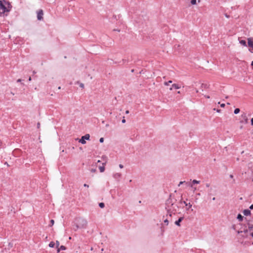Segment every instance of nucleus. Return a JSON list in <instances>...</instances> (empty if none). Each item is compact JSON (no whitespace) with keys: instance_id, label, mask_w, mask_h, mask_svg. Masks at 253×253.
I'll return each instance as SVG.
<instances>
[{"instance_id":"6","label":"nucleus","mask_w":253,"mask_h":253,"mask_svg":"<svg viewBox=\"0 0 253 253\" xmlns=\"http://www.w3.org/2000/svg\"><path fill=\"white\" fill-rule=\"evenodd\" d=\"M2 1H3L5 5H6V8L8 10L7 12L10 11L12 8V5H11L10 3L6 0H2Z\"/></svg>"},{"instance_id":"29","label":"nucleus","mask_w":253,"mask_h":253,"mask_svg":"<svg viewBox=\"0 0 253 253\" xmlns=\"http://www.w3.org/2000/svg\"><path fill=\"white\" fill-rule=\"evenodd\" d=\"M192 206V204H191L190 203H189L188 204V206H188V208L187 209V210H188L190 208H191Z\"/></svg>"},{"instance_id":"20","label":"nucleus","mask_w":253,"mask_h":253,"mask_svg":"<svg viewBox=\"0 0 253 253\" xmlns=\"http://www.w3.org/2000/svg\"><path fill=\"white\" fill-rule=\"evenodd\" d=\"M54 223V220L53 219H51L50 221V224H49V226L51 227L53 225Z\"/></svg>"},{"instance_id":"32","label":"nucleus","mask_w":253,"mask_h":253,"mask_svg":"<svg viewBox=\"0 0 253 253\" xmlns=\"http://www.w3.org/2000/svg\"><path fill=\"white\" fill-rule=\"evenodd\" d=\"M96 169H92L91 170H90V171L91 172H95L96 171Z\"/></svg>"},{"instance_id":"33","label":"nucleus","mask_w":253,"mask_h":253,"mask_svg":"<svg viewBox=\"0 0 253 253\" xmlns=\"http://www.w3.org/2000/svg\"><path fill=\"white\" fill-rule=\"evenodd\" d=\"M122 123H126V120L125 119V117H123V119L122 121Z\"/></svg>"},{"instance_id":"47","label":"nucleus","mask_w":253,"mask_h":253,"mask_svg":"<svg viewBox=\"0 0 253 253\" xmlns=\"http://www.w3.org/2000/svg\"><path fill=\"white\" fill-rule=\"evenodd\" d=\"M128 113H129V111H128V110H126V114H128Z\"/></svg>"},{"instance_id":"43","label":"nucleus","mask_w":253,"mask_h":253,"mask_svg":"<svg viewBox=\"0 0 253 253\" xmlns=\"http://www.w3.org/2000/svg\"><path fill=\"white\" fill-rule=\"evenodd\" d=\"M84 186L86 187H88V185L86 184H84Z\"/></svg>"},{"instance_id":"11","label":"nucleus","mask_w":253,"mask_h":253,"mask_svg":"<svg viewBox=\"0 0 253 253\" xmlns=\"http://www.w3.org/2000/svg\"><path fill=\"white\" fill-rule=\"evenodd\" d=\"M121 175L122 174L120 173H116L113 175V177L116 179H119Z\"/></svg>"},{"instance_id":"52","label":"nucleus","mask_w":253,"mask_h":253,"mask_svg":"<svg viewBox=\"0 0 253 253\" xmlns=\"http://www.w3.org/2000/svg\"><path fill=\"white\" fill-rule=\"evenodd\" d=\"M114 31H118V32H120V30H116V29H114Z\"/></svg>"},{"instance_id":"30","label":"nucleus","mask_w":253,"mask_h":253,"mask_svg":"<svg viewBox=\"0 0 253 253\" xmlns=\"http://www.w3.org/2000/svg\"><path fill=\"white\" fill-rule=\"evenodd\" d=\"M99 142L100 143H103L104 142V138L103 137H101L99 139Z\"/></svg>"},{"instance_id":"45","label":"nucleus","mask_w":253,"mask_h":253,"mask_svg":"<svg viewBox=\"0 0 253 253\" xmlns=\"http://www.w3.org/2000/svg\"><path fill=\"white\" fill-rule=\"evenodd\" d=\"M248 230L247 229H246V230H244V233H247V232H248Z\"/></svg>"},{"instance_id":"21","label":"nucleus","mask_w":253,"mask_h":253,"mask_svg":"<svg viewBox=\"0 0 253 253\" xmlns=\"http://www.w3.org/2000/svg\"><path fill=\"white\" fill-rule=\"evenodd\" d=\"M76 84H79L81 87L84 88V84L80 83L79 81L77 82Z\"/></svg>"},{"instance_id":"39","label":"nucleus","mask_w":253,"mask_h":253,"mask_svg":"<svg viewBox=\"0 0 253 253\" xmlns=\"http://www.w3.org/2000/svg\"><path fill=\"white\" fill-rule=\"evenodd\" d=\"M185 181H180L178 185L179 186L180 185L182 184Z\"/></svg>"},{"instance_id":"14","label":"nucleus","mask_w":253,"mask_h":253,"mask_svg":"<svg viewBox=\"0 0 253 253\" xmlns=\"http://www.w3.org/2000/svg\"><path fill=\"white\" fill-rule=\"evenodd\" d=\"M180 87L178 84H174L172 85V87L170 88V90H172V88H174L175 89H179Z\"/></svg>"},{"instance_id":"63","label":"nucleus","mask_w":253,"mask_h":253,"mask_svg":"<svg viewBox=\"0 0 253 253\" xmlns=\"http://www.w3.org/2000/svg\"><path fill=\"white\" fill-rule=\"evenodd\" d=\"M104 251V249H101V251L102 252V251Z\"/></svg>"},{"instance_id":"28","label":"nucleus","mask_w":253,"mask_h":253,"mask_svg":"<svg viewBox=\"0 0 253 253\" xmlns=\"http://www.w3.org/2000/svg\"><path fill=\"white\" fill-rule=\"evenodd\" d=\"M172 83L171 81H169L168 82H165L164 84L165 85H168L170 83Z\"/></svg>"},{"instance_id":"42","label":"nucleus","mask_w":253,"mask_h":253,"mask_svg":"<svg viewBox=\"0 0 253 253\" xmlns=\"http://www.w3.org/2000/svg\"><path fill=\"white\" fill-rule=\"evenodd\" d=\"M22 81V80L21 79H18L17 81V82H21Z\"/></svg>"},{"instance_id":"8","label":"nucleus","mask_w":253,"mask_h":253,"mask_svg":"<svg viewBox=\"0 0 253 253\" xmlns=\"http://www.w3.org/2000/svg\"><path fill=\"white\" fill-rule=\"evenodd\" d=\"M178 199V204L180 205L181 204H184L185 206H188V203H187L185 201H184L182 200V196H181L180 197V199H179L178 198H177Z\"/></svg>"},{"instance_id":"16","label":"nucleus","mask_w":253,"mask_h":253,"mask_svg":"<svg viewBox=\"0 0 253 253\" xmlns=\"http://www.w3.org/2000/svg\"><path fill=\"white\" fill-rule=\"evenodd\" d=\"M240 42V43L242 45H244V46H247V43H246V41H245V40H241V41H240V42Z\"/></svg>"},{"instance_id":"1","label":"nucleus","mask_w":253,"mask_h":253,"mask_svg":"<svg viewBox=\"0 0 253 253\" xmlns=\"http://www.w3.org/2000/svg\"><path fill=\"white\" fill-rule=\"evenodd\" d=\"M178 199L174 196V195L170 194L169 198L166 202V209L169 216H171L172 213L175 214L177 212L180 205L178 204Z\"/></svg>"},{"instance_id":"19","label":"nucleus","mask_w":253,"mask_h":253,"mask_svg":"<svg viewBox=\"0 0 253 253\" xmlns=\"http://www.w3.org/2000/svg\"><path fill=\"white\" fill-rule=\"evenodd\" d=\"M55 246V243L53 242H51L49 244V247L50 248H53Z\"/></svg>"},{"instance_id":"36","label":"nucleus","mask_w":253,"mask_h":253,"mask_svg":"<svg viewBox=\"0 0 253 253\" xmlns=\"http://www.w3.org/2000/svg\"><path fill=\"white\" fill-rule=\"evenodd\" d=\"M220 106H221V107H224V106H225V104H224V103L220 104Z\"/></svg>"},{"instance_id":"38","label":"nucleus","mask_w":253,"mask_h":253,"mask_svg":"<svg viewBox=\"0 0 253 253\" xmlns=\"http://www.w3.org/2000/svg\"><path fill=\"white\" fill-rule=\"evenodd\" d=\"M40 123H38L37 124V127L38 128H40Z\"/></svg>"},{"instance_id":"13","label":"nucleus","mask_w":253,"mask_h":253,"mask_svg":"<svg viewBox=\"0 0 253 253\" xmlns=\"http://www.w3.org/2000/svg\"><path fill=\"white\" fill-rule=\"evenodd\" d=\"M66 249V248L64 246H60L57 250V253H59L60 250L64 251Z\"/></svg>"},{"instance_id":"61","label":"nucleus","mask_w":253,"mask_h":253,"mask_svg":"<svg viewBox=\"0 0 253 253\" xmlns=\"http://www.w3.org/2000/svg\"><path fill=\"white\" fill-rule=\"evenodd\" d=\"M61 88V87L60 86H59L58 87V89H60Z\"/></svg>"},{"instance_id":"22","label":"nucleus","mask_w":253,"mask_h":253,"mask_svg":"<svg viewBox=\"0 0 253 253\" xmlns=\"http://www.w3.org/2000/svg\"><path fill=\"white\" fill-rule=\"evenodd\" d=\"M248 224L249 229L250 230H252L253 229V224H252L250 223H248Z\"/></svg>"},{"instance_id":"26","label":"nucleus","mask_w":253,"mask_h":253,"mask_svg":"<svg viewBox=\"0 0 253 253\" xmlns=\"http://www.w3.org/2000/svg\"><path fill=\"white\" fill-rule=\"evenodd\" d=\"M192 183L193 184H199L200 183V181L194 179L193 180Z\"/></svg>"},{"instance_id":"49","label":"nucleus","mask_w":253,"mask_h":253,"mask_svg":"<svg viewBox=\"0 0 253 253\" xmlns=\"http://www.w3.org/2000/svg\"><path fill=\"white\" fill-rule=\"evenodd\" d=\"M230 177L232 178L233 177V175L232 174H230Z\"/></svg>"},{"instance_id":"59","label":"nucleus","mask_w":253,"mask_h":253,"mask_svg":"<svg viewBox=\"0 0 253 253\" xmlns=\"http://www.w3.org/2000/svg\"><path fill=\"white\" fill-rule=\"evenodd\" d=\"M131 71V72H134V70L132 69Z\"/></svg>"},{"instance_id":"48","label":"nucleus","mask_w":253,"mask_h":253,"mask_svg":"<svg viewBox=\"0 0 253 253\" xmlns=\"http://www.w3.org/2000/svg\"><path fill=\"white\" fill-rule=\"evenodd\" d=\"M126 59H123V62L124 63H125L126 62Z\"/></svg>"},{"instance_id":"64","label":"nucleus","mask_w":253,"mask_h":253,"mask_svg":"<svg viewBox=\"0 0 253 253\" xmlns=\"http://www.w3.org/2000/svg\"><path fill=\"white\" fill-rule=\"evenodd\" d=\"M241 232H242V231H241L240 232H239V231L238 232L239 233H241Z\"/></svg>"},{"instance_id":"18","label":"nucleus","mask_w":253,"mask_h":253,"mask_svg":"<svg viewBox=\"0 0 253 253\" xmlns=\"http://www.w3.org/2000/svg\"><path fill=\"white\" fill-rule=\"evenodd\" d=\"M240 110L239 108H236L234 110V113L235 114H237L240 112Z\"/></svg>"},{"instance_id":"24","label":"nucleus","mask_w":253,"mask_h":253,"mask_svg":"<svg viewBox=\"0 0 253 253\" xmlns=\"http://www.w3.org/2000/svg\"><path fill=\"white\" fill-rule=\"evenodd\" d=\"M99 206L101 208H103L105 207V205H104V204L103 203H100L99 204Z\"/></svg>"},{"instance_id":"9","label":"nucleus","mask_w":253,"mask_h":253,"mask_svg":"<svg viewBox=\"0 0 253 253\" xmlns=\"http://www.w3.org/2000/svg\"><path fill=\"white\" fill-rule=\"evenodd\" d=\"M184 217H180L178 218V219L175 222V225H176L178 226H180V222L183 220Z\"/></svg>"},{"instance_id":"41","label":"nucleus","mask_w":253,"mask_h":253,"mask_svg":"<svg viewBox=\"0 0 253 253\" xmlns=\"http://www.w3.org/2000/svg\"><path fill=\"white\" fill-rule=\"evenodd\" d=\"M216 112L218 113H219L221 112V110H220V109H216Z\"/></svg>"},{"instance_id":"56","label":"nucleus","mask_w":253,"mask_h":253,"mask_svg":"<svg viewBox=\"0 0 253 253\" xmlns=\"http://www.w3.org/2000/svg\"><path fill=\"white\" fill-rule=\"evenodd\" d=\"M33 74H36V71H34L33 72Z\"/></svg>"},{"instance_id":"17","label":"nucleus","mask_w":253,"mask_h":253,"mask_svg":"<svg viewBox=\"0 0 253 253\" xmlns=\"http://www.w3.org/2000/svg\"><path fill=\"white\" fill-rule=\"evenodd\" d=\"M99 169L101 172H103L105 170V167L104 166L99 167Z\"/></svg>"},{"instance_id":"51","label":"nucleus","mask_w":253,"mask_h":253,"mask_svg":"<svg viewBox=\"0 0 253 253\" xmlns=\"http://www.w3.org/2000/svg\"><path fill=\"white\" fill-rule=\"evenodd\" d=\"M251 235L252 238H253V232L251 234Z\"/></svg>"},{"instance_id":"40","label":"nucleus","mask_w":253,"mask_h":253,"mask_svg":"<svg viewBox=\"0 0 253 253\" xmlns=\"http://www.w3.org/2000/svg\"><path fill=\"white\" fill-rule=\"evenodd\" d=\"M206 186L207 187H209L210 186V184L209 183H206Z\"/></svg>"},{"instance_id":"3","label":"nucleus","mask_w":253,"mask_h":253,"mask_svg":"<svg viewBox=\"0 0 253 253\" xmlns=\"http://www.w3.org/2000/svg\"><path fill=\"white\" fill-rule=\"evenodd\" d=\"M90 138V135L89 134H86L85 135L83 136L79 140V142L83 144H84L86 143L85 140H89Z\"/></svg>"},{"instance_id":"31","label":"nucleus","mask_w":253,"mask_h":253,"mask_svg":"<svg viewBox=\"0 0 253 253\" xmlns=\"http://www.w3.org/2000/svg\"><path fill=\"white\" fill-rule=\"evenodd\" d=\"M164 222L165 223H166L167 225H168V224H169V221L167 219H166L164 220Z\"/></svg>"},{"instance_id":"50","label":"nucleus","mask_w":253,"mask_h":253,"mask_svg":"<svg viewBox=\"0 0 253 253\" xmlns=\"http://www.w3.org/2000/svg\"><path fill=\"white\" fill-rule=\"evenodd\" d=\"M31 80H32V79H31V77H29V79H28L29 81H31Z\"/></svg>"},{"instance_id":"10","label":"nucleus","mask_w":253,"mask_h":253,"mask_svg":"<svg viewBox=\"0 0 253 253\" xmlns=\"http://www.w3.org/2000/svg\"><path fill=\"white\" fill-rule=\"evenodd\" d=\"M243 213L245 216H248L251 214V212L250 210L246 209V210H244Z\"/></svg>"},{"instance_id":"46","label":"nucleus","mask_w":253,"mask_h":253,"mask_svg":"<svg viewBox=\"0 0 253 253\" xmlns=\"http://www.w3.org/2000/svg\"><path fill=\"white\" fill-rule=\"evenodd\" d=\"M205 97L207 98H210V96L209 95H205Z\"/></svg>"},{"instance_id":"54","label":"nucleus","mask_w":253,"mask_h":253,"mask_svg":"<svg viewBox=\"0 0 253 253\" xmlns=\"http://www.w3.org/2000/svg\"><path fill=\"white\" fill-rule=\"evenodd\" d=\"M215 200V197H213V198H212V200H213V201H214Z\"/></svg>"},{"instance_id":"58","label":"nucleus","mask_w":253,"mask_h":253,"mask_svg":"<svg viewBox=\"0 0 253 253\" xmlns=\"http://www.w3.org/2000/svg\"><path fill=\"white\" fill-rule=\"evenodd\" d=\"M196 92L197 93H198V92H199L198 90L196 89Z\"/></svg>"},{"instance_id":"23","label":"nucleus","mask_w":253,"mask_h":253,"mask_svg":"<svg viewBox=\"0 0 253 253\" xmlns=\"http://www.w3.org/2000/svg\"><path fill=\"white\" fill-rule=\"evenodd\" d=\"M208 87V85L207 84H201V88H206Z\"/></svg>"},{"instance_id":"12","label":"nucleus","mask_w":253,"mask_h":253,"mask_svg":"<svg viewBox=\"0 0 253 253\" xmlns=\"http://www.w3.org/2000/svg\"><path fill=\"white\" fill-rule=\"evenodd\" d=\"M242 118L244 119L246 123H248V117L246 113H244L242 115Z\"/></svg>"},{"instance_id":"53","label":"nucleus","mask_w":253,"mask_h":253,"mask_svg":"<svg viewBox=\"0 0 253 253\" xmlns=\"http://www.w3.org/2000/svg\"><path fill=\"white\" fill-rule=\"evenodd\" d=\"M1 144H2V142H1V141L0 140V146H1Z\"/></svg>"},{"instance_id":"37","label":"nucleus","mask_w":253,"mask_h":253,"mask_svg":"<svg viewBox=\"0 0 253 253\" xmlns=\"http://www.w3.org/2000/svg\"><path fill=\"white\" fill-rule=\"evenodd\" d=\"M251 122V125L253 126V118H252Z\"/></svg>"},{"instance_id":"34","label":"nucleus","mask_w":253,"mask_h":253,"mask_svg":"<svg viewBox=\"0 0 253 253\" xmlns=\"http://www.w3.org/2000/svg\"><path fill=\"white\" fill-rule=\"evenodd\" d=\"M250 210H253V205H252L250 206Z\"/></svg>"},{"instance_id":"2","label":"nucleus","mask_w":253,"mask_h":253,"mask_svg":"<svg viewBox=\"0 0 253 253\" xmlns=\"http://www.w3.org/2000/svg\"><path fill=\"white\" fill-rule=\"evenodd\" d=\"M77 222L74 227L75 231L77 230L79 228H84L86 227L87 225V221L86 220L83 218L79 217L76 219Z\"/></svg>"},{"instance_id":"55","label":"nucleus","mask_w":253,"mask_h":253,"mask_svg":"<svg viewBox=\"0 0 253 253\" xmlns=\"http://www.w3.org/2000/svg\"><path fill=\"white\" fill-rule=\"evenodd\" d=\"M251 65L253 66V61L252 62Z\"/></svg>"},{"instance_id":"25","label":"nucleus","mask_w":253,"mask_h":253,"mask_svg":"<svg viewBox=\"0 0 253 253\" xmlns=\"http://www.w3.org/2000/svg\"><path fill=\"white\" fill-rule=\"evenodd\" d=\"M197 1L196 0H191V3L192 5H195L196 4Z\"/></svg>"},{"instance_id":"35","label":"nucleus","mask_w":253,"mask_h":253,"mask_svg":"<svg viewBox=\"0 0 253 253\" xmlns=\"http://www.w3.org/2000/svg\"><path fill=\"white\" fill-rule=\"evenodd\" d=\"M119 167H120L121 169H122V168H124V166H123V165H122V164H120V165H119Z\"/></svg>"},{"instance_id":"57","label":"nucleus","mask_w":253,"mask_h":253,"mask_svg":"<svg viewBox=\"0 0 253 253\" xmlns=\"http://www.w3.org/2000/svg\"><path fill=\"white\" fill-rule=\"evenodd\" d=\"M109 126V124H106V127Z\"/></svg>"},{"instance_id":"7","label":"nucleus","mask_w":253,"mask_h":253,"mask_svg":"<svg viewBox=\"0 0 253 253\" xmlns=\"http://www.w3.org/2000/svg\"><path fill=\"white\" fill-rule=\"evenodd\" d=\"M248 46L252 49H250V51L253 53V41L251 39H248Z\"/></svg>"},{"instance_id":"60","label":"nucleus","mask_w":253,"mask_h":253,"mask_svg":"<svg viewBox=\"0 0 253 253\" xmlns=\"http://www.w3.org/2000/svg\"><path fill=\"white\" fill-rule=\"evenodd\" d=\"M100 160H98V161H97V163H100Z\"/></svg>"},{"instance_id":"27","label":"nucleus","mask_w":253,"mask_h":253,"mask_svg":"<svg viewBox=\"0 0 253 253\" xmlns=\"http://www.w3.org/2000/svg\"><path fill=\"white\" fill-rule=\"evenodd\" d=\"M60 243L58 241H56V247L58 249L59 247Z\"/></svg>"},{"instance_id":"62","label":"nucleus","mask_w":253,"mask_h":253,"mask_svg":"<svg viewBox=\"0 0 253 253\" xmlns=\"http://www.w3.org/2000/svg\"><path fill=\"white\" fill-rule=\"evenodd\" d=\"M105 164H106V162L103 163V165H105Z\"/></svg>"},{"instance_id":"5","label":"nucleus","mask_w":253,"mask_h":253,"mask_svg":"<svg viewBox=\"0 0 253 253\" xmlns=\"http://www.w3.org/2000/svg\"><path fill=\"white\" fill-rule=\"evenodd\" d=\"M0 10H2V13H5L8 11L6 8V5L2 0H0Z\"/></svg>"},{"instance_id":"4","label":"nucleus","mask_w":253,"mask_h":253,"mask_svg":"<svg viewBox=\"0 0 253 253\" xmlns=\"http://www.w3.org/2000/svg\"><path fill=\"white\" fill-rule=\"evenodd\" d=\"M37 19L39 21L43 20V11L42 9H39L37 12Z\"/></svg>"},{"instance_id":"44","label":"nucleus","mask_w":253,"mask_h":253,"mask_svg":"<svg viewBox=\"0 0 253 253\" xmlns=\"http://www.w3.org/2000/svg\"><path fill=\"white\" fill-rule=\"evenodd\" d=\"M4 13H2V11H0V17L2 15V14Z\"/></svg>"},{"instance_id":"15","label":"nucleus","mask_w":253,"mask_h":253,"mask_svg":"<svg viewBox=\"0 0 253 253\" xmlns=\"http://www.w3.org/2000/svg\"><path fill=\"white\" fill-rule=\"evenodd\" d=\"M243 216H242L240 213H239L237 215V218L240 221H242L243 220Z\"/></svg>"}]
</instances>
